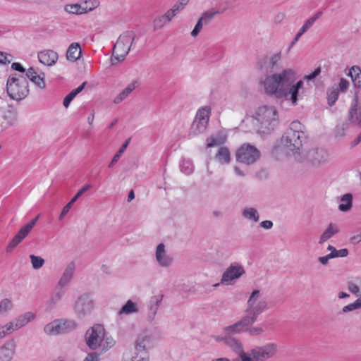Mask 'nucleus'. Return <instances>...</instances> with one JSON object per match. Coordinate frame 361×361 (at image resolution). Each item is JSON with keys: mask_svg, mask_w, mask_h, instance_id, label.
I'll return each instance as SVG.
<instances>
[{"mask_svg": "<svg viewBox=\"0 0 361 361\" xmlns=\"http://www.w3.org/2000/svg\"><path fill=\"white\" fill-rule=\"evenodd\" d=\"M23 240L16 234L6 247V252H11Z\"/></svg>", "mask_w": 361, "mask_h": 361, "instance_id": "53", "label": "nucleus"}, {"mask_svg": "<svg viewBox=\"0 0 361 361\" xmlns=\"http://www.w3.org/2000/svg\"><path fill=\"white\" fill-rule=\"evenodd\" d=\"M8 97L16 101L25 99L29 93L28 82L25 78L17 74L11 75L6 82Z\"/></svg>", "mask_w": 361, "mask_h": 361, "instance_id": "6", "label": "nucleus"}, {"mask_svg": "<svg viewBox=\"0 0 361 361\" xmlns=\"http://www.w3.org/2000/svg\"><path fill=\"white\" fill-rule=\"evenodd\" d=\"M252 324L243 316L242 319L237 322L225 326L223 329L221 334L218 336L233 337V335L245 331L247 327Z\"/></svg>", "mask_w": 361, "mask_h": 361, "instance_id": "17", "label": "nucleus"}, {"mask_svg": "<svg viewBox=\"0 0 361 361\" xmlns=\"http://www.w3.org/2000/svg\"><path fill=\"white\" fill-rule=\"evenodd\" d=\"M128 141H126L125 143L122 145L121 148L118 149V151L115 154L114 157L112 158L111 162L109 164V168H111L114 166V165L118 162L121 156L125 152L126 147H128Z\"/></svg>", "mask_w": 361, "mask_h": 361, "instance_id": "44", "label": "nucleus"}, {"mask_svg": "<svg viewBox=\"0 0 361 361\" xmlns=\"http://www.w3.org/2000/svg\"><path fill=\"white\" fill-rule=\"evenodd\" d=\"M169 22L166 20L164 15L157 17L154 20L153 26L154 30L161 29Z\"/></svg>", "mask_w": 361, "mask_h": 361, "instance_id": "50", "label": "nucleus"}, {"mask_svg": "<svg viewBox=\"0 0 361 361\" xmlns=\"http://www.w3.org/2000/svg\"><path fill=\"white\" fill-rule=\"evenodd\" d=\"M353 244H357L361 242V230L356 231L350 239Z\"/></svg>", "mask_w": 361, "mask_h": 361, "instance_id": "63", "label": "nucleus"}, {"mask_svg": "<svg viewBox=\"0 0 361 361\" xmlns=\"http://www.w3.org/2000/svg\"><path fill=\"white\" fill-rule=\"evenodd\" d=\"M321 73V68H317L312 73L309 75H305L303 78L307 81L314 80L316 77H317Z\"/></svg>", "mask_w": 361, "mask_h": 361, "instance_id": "61", "label": "nucleus"}, {"mask_svg": "<svg viewBox=\"0 0 361 361\" xmlns=\"http://www.w3.org/2000/svg\"><path fill=\"white\" fill-rule=\"evenodd\" d=\"M321 16L322 12H317L314 16L307 19L303 24L302 27H304L307 31L313 25L315 21L320 18Z\"/></svg>", "mask_w": 361, "mask_h": 361, "instance_id": "51", "label": "nucleus"}, {"mask_svg": "<svg viewBox=\"0 0 361 361\" xmlns=\"http://www.w3.org/2000/svg\"><path fill=\"white\" fill-rule=\"evenodd\" d=\"M307 135L304 131V126L298 121H293L289 128L283 135L281 145L288 154L294 157L298 162L305 161V157L301 152L302 142Z\"/></svg>", "mask_w": 361, "mask_h": 361, "instance_id": "2", "label": "nucleus"}, {"mask_svg": "<svg viewBox=\"0 0 361 361\" xmlns=\"http://www.w3.org/2000/svg\"><path fill=\"white\" fill-rule=\"evenodd\" d=\"M245 331H247L250 336H258L264 332V329L261 326L250 327V326Z\"/></svg>", "mask_w": 361, "mask_h": 361, "instance_id": "58", "label": "nucleus"}, {"mask_svg": "<svg viewBox=\"0 0 361 361\" xmlns=\"http://www.w3.org/2000/svg\"><path fill=\"white\" fill-rule=\"evenodd\" d=\"M139 81L133 80L129 83L115 98L114 99V104H120L126 99L132 92L139 86Z\"/></svg>", "mask_w": 361, "mask_h": 361, "instance_id": "26", "label": "nucleus"}, {"mask_svg": "<svg viewBox=\"0 0 361 361\" xmlns=\"http://www.w3.org/2000/svg\"><path fill=\"white\" fill-rule=\"evenodd\" d=\"M94 309V301L88 294L80 295L74 305V312L78 317L82 318L90 314Z\"/></svg>", "mask_w": 361, "mask_h": 361, "instance_id": "14", "label": "nucleus"}, {"mask_svg": "<svg viewBox=\"0 0 361 361\" xmlns=\"http://www.w3.org/2000/svg\"><path fill=\"white\" fill-rule=\"evenodd\" d=\"M74 203L75 202H72V200H71V201L63 207V208L59 215L60 220H62L63 219V217L68 213V212L70 211V209H71V207Z\"/></svg>", "mask_w": 361, "mask_h": 361, "instance_id": "60", "label": "nucleus"}, {"mask_svg": "<svg viewBox=\"0 0 361 361\" xmlns=\"http://www.w3.org/2000/svg\"><path fill=\"white\" fill-rule=\"evenodd\" d=\"M116 344V341L111 336H104V339L103 343H102V350L106 351L109 349L111 348Z\"/></svg>", "mask_w": 361, "mask_h": 361, "instance_id": "46", "label": "nucleus"}, {"mask_svg": "<svg viewBox=\"0 0 361 361\" xmlns=\"http://www.w3.org/2000/svg\"><path fill=\"white\" fill-rule=\"evenodd\" d=\"M210 114L211 108L209 106H205L198 109L191 126V135H197L203 133L206 130L209 121Z\"/></svg>", "mask_w": 361, "mask_h": 361, "instance_id": "9", "label": "nucleus"}, {"mask_svg": "<svg viewBox=\"0 0 361 361\" xmlns=\"http://www.w3.org/2000/svg\"><path fill=\"white\" fill-rule=\"evenodd\" d=\"M2 326H3V329H4L5 331L8 333V334L13 331L17 330L16 329V322L15 321L10 322Z\"/></svg>", "mask_w": 361, "mask_h": 361, "instance_id": "64", "label": "nucleus"}, {"mask_svg": "<svg viewBox=\"0 0 361 361\" xmlns=\"http://www.w3.org/2000/svg\"><path fill=\"white\" fill-rule=\"evenodd\" d=\"M16 344L8 341L0 347V361H11L16 353Z\"/></svg>", "mask_w": 361, "mask_h": 361, "instance_id": "24", "label": "nucleus"}, {"mask_svg": "<svg viewBox=\"0 0 361 361\" xmlns=\"http://www.w3.org/2000/svg\"><path fill=\"white\" fill-rule=\"evenodd\" d=\"M340 232V226L336 223H330L327 228L324 230L320 236L319 243L323 244L324 242L330 239L332 236Z\"/></svg>", "mask_w": 361, "mask_h": 361, "instance_id": "27", "label": "nucleus"}, {"mask_svg": "<svg viewBox=\"0 0 361 361\" xmlns=\"http://www.w3.org/2000/svg\"><path fill=\"white\" fill-rule=\"evenodd\" d=\"M245 274V270L242 264L238 262H233L224 271L220 283L232 286Z\"/></svg>", "mask_w": 361, "mask_h": 361, "instance_id": "12", "label": "nucleus"}, {"mask_svg": "<svg viewBox=\"0 0 361 361\" xmlns=\"http://www.w3.org/2000/svg\"><path fill=\"white\" fill-rule=\"evenodd\" d=\"M297 73L291 68H283L267 75L262 79L261 87L267 96L283 101H290L297 105L300 90L303 87L302 80L296 81Z\"/></svg>", "mask_w": 361, "mask_h": 361, "instance_id": "1", "label": "nucleus"}, {"mask_svg": "<svg viewBox=\"0 0 361 361\" xmlns=\"http://www.w3.org/2000/svg\"><path fill=\"white\" fill-rule=\"evenodd\" d=\"M64 295V291L56 287L55 292L46 302V307L48 310L54 309L56 305L61 301Z\"/></svg>", "mask_w": 361, "mask_h": 361, "instance_id": "30", "label": "nucleus"}, {"mask_svg": "<svg viewBox=\"0 0 361 361\" xmlns=\"http://www.w3.org/2000/svg\"><path fill=\"white\" fill-rule=\"evenodd\" d=\"M305 161L313 166H320L329 161V153L323 148H312L303 154Z\"/></svg>", "mask_w": 361, "mask_h": 361, "instance_id": "16", "label": "nucleus"}, {"mask_svg": "<svg viewBox=\"0 0 361 361\" xmlns=\"http://www.w3.org/2000/svg\"><path fill=\"white\" fill-rule=\"evenodd\" d=\"M251 121L259 133H270L279 124L278 111L272 106H260L251 117Z\"/></svg>", "mask_w": 361, "mask_h": 361, "instance_id": "3", "label": "nucleus"}, {"mask_svg": "<svg viewBox=\"0 0 361 361\" xmlns=\"http://www.w3.org/2000/svg\"><path fill=\"white\" fill-rule=\"evenodd\" d=\"M180 171L186 175H190L194 171L192 162L189 159H183L180 165Z\"/></svg>", "mask_w": 361, "mask_h": 361, "instance_id": "43", "label": "nucleus"}, {"mask_svg": "<svg viewBox=\"0 0 361 361\" xmlns=\"http://www.w3.org/2000/svg\"><path fill=\"white\" fill-rule=\"evenodd\" d=\"M347 129L348 124L343 123L341 126H338L336 129V136L341 137H343Z\"/></svg>", "mask_w": 361, "mask_h": 361, "instance_id": "59", "label": "nucleus"}, {"mask_svg": "<svg viewBox=\"0 0 361 361\" xmlns=\"http://www.w3.org/2000/svg\"><path fill=\"white\" fill-rule=\"evenodd\" d=\"M155 260L157 265L161 268H169L173 262V258L168 252L166 245L159 243L155 250Z\"/></svg>", "mask_w": 361, "mask_h": 361, "instance_id": "18", "label": "nucleus"}, {"mask_svg": "<svg viewBox=\"0 0 361 361\" xmlns=\"http://www.w3.org/2000/svg\"><path fill=\"white\" fill-rule=\"evenodd\" d=\"M77 323L73 319H55L44 327V331L47 335H58L68 333L75 329Z\"/></svg>", "mask_w": 361, "mask_h": 361, "instance_id": "8", "label": "nucleus"}, {"mask_svg": "<svg viewBox=\"0 0 361 361\" xmlns=\"http://www.w3.org/2000/svg\"><path fill=\"white\" fill-rule=\"evenodd\" d=\"M216 160L221 164H228L231 161V153L226 147H219L215 155Z\"/></svg>", "mask_w": 361, "mask_h": 361, "instance_id": "32", "label": "nucleus"}, {"mask_svg": "<svg viewBox=\"0 0 361 361\" xmlns=\"http://www.w3.org/2000/svg\"><path fill=\"white\" fill-rule=\"evenodd\" d=\"M259 157V151L249 144L242 145L236 152L237 161L248 165L255 163Z\"/></svg>", "mask_w": 361, "mask_h": 361, "instance_id": "13", "label": "nucleus"}, {"mask_svg": "<svg viewBox=\"0 0 361 361\" xmlns=\"http://www.w3.org/2000/svg\"><path fill=\"white\" fill-rule=\"evenodd\" d=\"M3 118L6 121L10 126H13L18 119L17 111L14 108L9 106L8 109L4 112Z\"/></svg>", "mask_w": 361, "mask_h": 361, "instance_id": "36", "label": "nucleus"}, {"mask_svg": "<svg viewBox=\"0 0 361 361\" xmlns=\"http://www.w3.org/2000/svg\"><path fill=\"white\" fill-rule=\"evenodd\" d=\"M82 51L80 46L77 42L71 43L66 51V59L69 61L74 62L81 56Z\"/></svg>", "mask_w": 361, "mask_h": 361, "instance_id": "29", "label": "nucleus"}, {"mask_svg": "<svg viewBox=\"0 0 361 361\" xmlns=\"http://www.w3.org/2000/svg\"><path fill=\"white\" fill-rule=\"evenodd\" d=\"M214 338L218 342L224 341L226 345L238 353L240 361L243 360L244 354H248L247 352L244 351L241 342L234 337L215 336Z\"/></svg>", "mask_w": 361, "mask_h": 361, "instance_id": "20", "label": "nucleus"}, {"mask_svg": "<svg viewBox=\"0 0 361 361\" xmlns=\"http://www.w3.org/2000/svg\"><path fill=\"white\" fill-rule=\"evenodd\" d=\"M105 329L101 324H94L87 329L85 334V342L92 350L101 347L104 339Z\"/></svg>", "mask_w": 361, "mask_h": 361, "instance_id": "11", "label": "nucleus"}, {"mask_svg": "<svg viewBox=\"0 0 361 361\" xmlns=\"http://www.w3.org/2000/svg\"><path fill=\"white\" fill-rule=\"evenodd\" d=\"M226 140L225 137H211L207 140V147H212L223 144Z\"/></svg>", "mask_w": 361, "mask_h": 361, "instance_id": "49", "label": "nucleus"}, {"mask_svg": "<svg viewBox=\"0 0 361 361\" xmlns=\"http://www.w3.org/2000/svg\"><path fill=\"white\" fill-rule=\"evenodd\" d=\"M39 61L47 66H54L59 59V54L52 49H44L38 52Z\"/></svg>", "mask_w": 361, "mask_h": 361, "instance_id": "22", "label": "nucleus"}, {"mask_svg": "<svg viewBox=\"0 0 361 361\" xmlns=\"http://www.w3.org/2000/svg\"><path fill=\"white\" fill-rule=\"evenodd\" d=\"M349 74L351 77L354 87L357 89L361 88V69L360 67L356 66H353L350 69Z\"/></svg>", "mask_w": 361, "mask_h": 361, "instance_id": "34", "label": "nucleus"}, {"mask_svg": "<svg viewBox=\"0 0 361 361\" xmlns=\"http://www.w3.org/2000/svg\"><path fill=\"white\" fill-rule=\"evenodd\" d=\"M242 216L247 220L255 223L259 220V214L257 209L253 207H246L242 212Z\"/></svg>", "mask_w": 361, "mask_h": 361, "instance_id": "35", "label": "nucleus"}, {"mask_svg": "<svg viewBox=\"0 0 361 361\" xmlns=\"http://www.w3.org/2000/svg\"><path fill=\"white\" fill-rule=\"evenodd\" d=\"M87 10H91V8H87L79 4H68L65 6V11L73 14H82L86 13Z\"/></svg>", "mask_w": 361, "mask_h": 361, "instance_id": "39", "label": "nucleus"}, {"mask_svg": "<svg viewBox=\"0 0 361 361\" xmlns=\"http://www.w3.org/2000/svg\"><path fill=\"white\" fill-rule=\"evenodd\" d=\"M10 57H11V56L8 55V54L3 52V51H0V64L6 65V64L10 63V62H11V59H9Z\"/></svg>", "mask_w": 361, "mask_h": 361, "instance_id": "62", "label": "nucleus"}, {"mask_svg": "<svg viewBox=\"0 0 361 361\" xmlns=\"http://www.w3.org/2000/svg\"><path fill=\"white\" fill-rule=\"evenodd\" d=\"M91 188H92V185H90V184H85L84 186L82 187V188H80L78 191V192L75 194V195L71 199L72 200V202H75L77 201V200L82 195H83L85 192H87V190H89Z\"/></svg>", "mask_w": 361, "mask_h": 361, "instance_id": "57", "label": "nucleus"}, {"mask_svg": "<svg viewBox=\"0 0 361 361\" xmlns=\"http://www.w3.org/2000/svg\"><path fill=\"white\" fill-rule=\"evenodd\" d=\"M14 308V304L10 298H3L0 300V315L8 314Z\"/></svg>", "mask_w": 361, "mask_h": 361, "instance_id": "38", "label": "nucleus"}, {"mask_svg": "<svg viewBox=\"0 0 361 361\" xmlns=\"http://www.w3.org/2000/svg\"><path fill=\"white\" fill-rule=\"evenodd\" d=\"M164 295L162 294H157L152 296L147 305V313L146 319L149 322H152L156 317L157 313L161 306L163 300Z\"/></svg>", "mask_w": 361, "mask_h": 361, "instance_id": "21", "label": "nucleus"}, {"mask_svg": "<svg viewBox=\"0 0 361 361\" xmlns=\"http://www.w3.org/2000/svg\"><path fill=\"white\" fill-rule=\"evenodd\" d=\"M135 35L132 32H125L120 35L114 47L113 56L117 61H123L130 50Z\"/></svg>", "mask_w": 361, "mask_h": 361, "instance_id": "7", "label": "nucleus"}, {"mask_svg": "<svg viewBox=\"0 0 361 361\" xmlns=\"http://www.w3.org/2000/svg\"><path fill=\"white\" fill-rule=\"evenodd\" d=\"M228 8V6L222 7L221 5L216 8H212L209 10L204 11L200 16V20L204 23V25H209L216 15L225 12Z\"/></svg>", "mask_w": 361, "mask_h": 361, "instance_id": "25", "label": "nucleus"}, {"mask_svg": "<svg viewBox=\"0 0 361 361\" xmlns=\"http://www.w3.org/2000/svg\"><path fill=\"white\" fill-rule=\"evenodd\" d=\"M36 317V315L32 312H25L20 315H18L16 319V329H20L27 325L28 323L34 320Z\"/></svg>", "mask_w": 361, "mask_h": 361, "instance_id": "28", "label": "nucleus"}, {"mask_svg": "<svg viewBox=\"0 0 361 361\" xmlns=\"http://www.w3.org/2000/svg\"><path fill=\"white\" fill-rule=\"evenodd\" d=\"M269 309V302L259 290H255L250 294L246 304L244 317L252 324L258 316Z\"/></svg>", "mask_w": 361, "mask_h": 361, "instance_id": "5", "label": "nucleus"}, {"mask_svg": "<svg viewBox=\"0 0 361 361\" xmlns=\"http://www.w3.org/2000/svg\"><path fill=\"white\" fill-rule=\"evenodd\" d=\"M204 25V23L200 20V18H199L196 25H195V27L190 32L191 36L192 37H196L201 32Z\"/></svg>", "mask_w": 361, "mask_h": 361, "instance_id": "56", "label": "nucleus"}, {"mask_svg": "<svg viewBox=\"0 0 361 361\" xmlns=\"http://www.w3.org/2000/svg\"><path fill=\"white\" fill-rule=\"evenodd\" d=\"M30 258L31 259L32 266L35 269H40L44 264V260L41 257L31 255H30Z\"/></svg>", "mask_w": 361, "mask_h": 361, "instance_id": "48", "label": "nucleus"}, {"mask_svg": "<svg viewBox=\"0 0 361 361\" xmlns=\"http://www.w3.org/2000/svg\"><path fill=\"white\" fill-rule=\"evenodd\" d=\"M187 4L188 1H185V2H177L170 9L174 13L175 16H176L179 13H180L184 9Z\"/></svg>", "mask_w": 361, "mask_h": 361, "instance_id": "55", "label": "nucleus"}, {"mask_svg": "<svg viewBox=\"0 0 361 361\" xmlns=\"http://www.w3.org/2000/svg\"><path fill=\"white\" fill-rule=\"evenodd\" d=\"M327 250L331 251L329 253L330 256L333 258L336 257H345L348 255V250L346 248H343L341 250H336L334 246L329 245L327 247Z\"/></svg>", "mask_w": 361, "mask_h": 361, "instance_id": "41", "label": "nucleus"}, {"mask_svg": "<svg viewBox=\"0 0 361 361\" xmlns=\"http://www.w3.org/2000/svg\"><path fill=\"white\" fill-rule=\"evenodd\" d=\"M23 240L16 234L6 247V252H11Z\"/></svg>", "mask_w": 361, "mask_h": 361, "instance_id": "52", "label": "nucleus"}, {"mask_svg": "<svg viewBox=\"0 0 361 361\" xmlns=\"http://www.w3.org/2000/svg\"><path fill=\"white\" fill-rule=\"evenodd\" d=\"M27 78L39 89L46 87L45 73L39 68L30 67L26 71Z\"/></svg>", "mask_w": 361, "mask_h": 361, "instance_id": "19", "label": "nucleus"}, {"mask_svg": "<svg viewBox=\"0 0 361 361\" xmlns=\"http://www.w3.org/2000/svg\"><path fill=\"white\" fill-rule=\"evenodd\" d=\"M139 307L137 303L133 302L131 300H127L125 305L120 309L118 314L119 315L122 314H131L138 312Z\"/></svg>", "mask_w": 361, "mask_h": 361, "instance_id": "33", "label": "nucleus"}, {"mask_svg": "<svg viewBox=\"0 0 361 361\" xmlns=\"http://www.w3.org/2000/svg\"><path fill=\"white\" fill-rule=\"evenodd\" d=\"M359 92L356 91L350 102L348 111V121L352 125L361 127V102L359 99Z\"/></svg>", "mask_w": 361, "mask_h": 361, "instance_id": "15", "label": "nucleus"}, {"mask_svg": "<svg viewBox=\"0 0 361 361\" xmlns=\"http://www.w3.org/2000/svg\"><path fill=\"white\" fill-rule=\"evenodd\" d=\"M353 195L345 193L339 200L338 209L342 212H348L353 207Z\"/></svg>", "mask_w": 361, "mask_h": 361, "instance_id": "31", "label": "nucleus"}, {"mask_svg": "<svg viewBox=\"0 0 361 361\" xmlns=\"http://www.w3.org/2000/svg\"><path fill=\"white\" fill-rule=\"evenodd\" d=\"M281 57L282 55L281 51L271 56H267L266 61L267 62L268 67L271 70L274 69L281 61Z\"/></svg>", "mask_w": 361, "mask_h": 361, "instance_id": "40", "label": "nucleus"}, {"mask_svg": "<svg viewBox=\"0 0 361 361\" xmlns=\"http://www.w3.org/2000/svg\"><path fill=\"white\" fill-rule=\"evenodd\" d=\"M340 92L332 86L327 90V101L329 106H333L338 100Z\"/></svg>", "mask_w": 361, "mask_h": 361, "instance_id": "42", "label": "nucleus"}, {"mask_svg": "<svg viewBox=\"0 0 361 361\" xmlns=\"http://www.w3.org/2000/svg\"><path fill=\"white\" fill-rule=\"evenodd\" d=\"M86 82H82L78 87L72 90L68 94H67L63 99V104L65 108H68L70 106L71 102L73 99L85 87Z\"/></svg>", "mask_w": 361, "mask_h": 361, "instance_id": "37", "label": "nucleus"}, {"mask_svg": "<svg viewBox=\"0 0 361 361\" xmlns=\"http://www.w3.org/2000/svg\"><path fill=\"white\" fill-rule=\"evenodd\" d=\"M340 93H345L349 88L350 82L348 80L341 78L339 79L338 85H333Z\"/></svg>", "mask_w": 361, "mask_h": 361, "instance_id": "45", "label": "nucleus"}, {"mask_svg": "<svg viewBox=\"0 0 361 361\" xmlns=\"http://www.w3.org/2000/svg\"><path fill=\"white\" fill-rule=\"evenodd\" d=\"M278 350L279 348L276 343H268L251 349L248 355L257 361H267L276 356Z\"/></svg>", "mask_w": 361, "mask_h": 361, "instance_id": "10", "label": "nucleus"}, {"mask_svg": "<svg viewBox=\"0 0 361 361\" xmlns=\"http://www.w3.org/2000/svg\"><path fill=\"white\" fill-rule=\"evenodd\" d=\"M75 265L74 262L69 263L65 268L59 281H58L56 287L63 290V288L68 286L71 283L74 271Z\"/></svg>", "mask_w": 361, "mask_h": 361, "instance_id": "23", "label": "nucleus"}, {"mask_svg": "<svg viewBox=\"0 0 361 361\" xmlns=\"http://www.w3.org/2000/svg\"><path fill=\"white\" fill-rule=\"evenodd\" d=\"M359 308H361V296L359 298H357L354 302L344 306L342 309V312L343 313H346Z\"/></svg>", "mask_w": 361, "mask_h": 361, "instance_id": "47", "label": "nucleus"}, {"mask_svg": "<svg viewBox=\"0 0 361 361\" xmlns=\"http://www.w3.org/2000/svg\"><path fill=\"white\" fill-rule=\"evenodd\" d=\"M154 346L152 334L143 331L139 334L133 343V352L130 357H124L123 361H149V349Z\"/></svg>", "mask_w": 361, "mask_h": 361, "instance_id": "4", "label": "nucleus"}, {"mask_svg": "<svg viewBox=\"0 0 361 361\" xmlns=\"http://www.w3.org/2000/svg\"><path fill=\"white\" fill-rule=\"evenodd\" d=\"M32 226L25 224L16 233V235L23 240L32 231Z\"/></svg>", "mask_w": 361, "mask_h": 361, "instance_id": "54", "label": "nucleus"}]
</instances>
